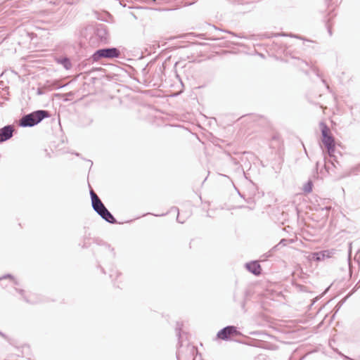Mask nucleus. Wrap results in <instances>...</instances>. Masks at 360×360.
I'll use <instances>...</instances> for the list:
<instances>
[{"mask_svg":"<svg viewBox=\"0 0 360 360\" xmlns=\"http://www.w3.org/2000/svg\"><path fill=\"white\" fill-rule=\"evenodd\" d=\"M323 167L325 172L328 174L334 176L336 179H341L354 174L357 167H353L349 170H343L342 165L339 160V157L333 154H324Z\"/></svg>","mask_w":360,"mask_h":360,"instance_id":"nucleus-1","label":"nucleus"},{"mask_svg":"<svg viewBox=\"0 0 360 360\" xmlns=\"http://www.w3.org/2000/svg\"><path fill=\"white\" fill-rule=\"evenodd\" d=\"M91 198V205L93 209L105 220L112 223V214L105 208L96 193L93 191H90Z\"/></svg>","mask_w":360,"mask_h":360,"instance_id":"nucleus-2","label":"nucleus"},{"mask_svg":"<svg viewBox=\"0 0 360 360\" xmlns=\"http://www.w3.org/2000/svg\"><path fill=\"white\" fill-rule=\"evenodd\" d=\"M48 116L47 111L37 110L22 117L20 120V125L22 127H32Z\"/></svg>","mask_w":360,"mask_h":360,"instance_id":"nucleus-3","label":"nucleus"},{"mask_svg":"<svg viewBox=\"0 0 360 360\" xmlns=\"http://www.w3.org/2000/svg\"><path fill=\"white\" fill-rule=\"evenodd\" d=\"M322 142L327 149L328 154H333L335 153V145L333 136L330 134L329 127L324 123H320Z\"/></svg>","mask_w":360,"mask_h":360,"instance_id":"nucleus-4","label":"nucleus"},{"mask_svg":"<svg viewBox=\"0 0 360 360\" xmlns=\"http://www.w3.org/2000/svg\"><path fill=\"white\" fill-rule=\"evenodd\" d=\"M240 333L237 330V328L236 326H228L222 329H221L217 333V338L219 339L223 340H228L230 339L231 336H237L239 335Z\"/></svg>","mask_w":360,"mask_h":360,"instance_id":"nucleus-5","label":"nucleus"},{"mask_svg":"<svg viewBox=\"0 0 360 360\" xmlns=\"http://www.w3.org/2000/svg\"><path fill=\"white\" fill-rule=\"evenodd\" d=\"M101 58H112V49H100L93 55V59L95 61Z\"/></svg>","mask_w":360,"mask_h":360,"instance_id":"nucleus-6","label":"nucleus"},{"mask_svg":"<svg viewBox=\"0 0 360 360\" xmlns=\"http://www.w3.org/2000/svg\"><path fill=\"white\" fill-rule=\"evenodd\" d=\"M246 269L255 276H259L262 273V268L257 261H252L245 264Z\"/></svg>","mask_w":360,"mask_h":360,"instance_id":"nucleus-7","label":"nucleus"},{"mask_svg":"<svg viewBox=\"0 0 360 360\" xmlns=\"http://www.w3.org/2000/svg\"><path fill=\"white\" fill-rule=\"evenodd\" d=\"M13 129L11 125L6 126L0 129V142L9 139L13 135Z\"/></svg>","mask_w":360,"mask_h":360,"instance_id":"nucleus-8","label":"nucleus"},{"mask_svg":"<svg viewBox=\"0 0 360 360\" xmlns=\"http://www.w3.org/2000/svg\"><path fill=\"white\" fill-rule=\"evenodd\" d=\"M186 350L187 353L189 354V360H195L193 357L195 354L198 353V349L196 347L192 345H187Z\"/></svg>","mask_w":360,"mask_h":360,"instance_id":"nucleus-9","label":"nucleus"},{"mask_svg":"<svg viewBox=\"0 0 360 360\" xmlns=\"http://www.w3.org/2000/svg\"><path fill=\"white\" fill-rule=\"evenodd\" d=\"M326 257H329L328 251H321L314 254L313 258L317 261L323 260Z\"/></svg>","mask_w":360,"mask_h":360,"instance_id":"nucleus-10","label":"nucleus"},{"mask_svg":"<svg viewBox=\"0 0 360 360\" xmlns=\"http://www.w3.org/2000/svg\"><path fill=\"white\" fill-rule=\"evenodd\" d=\"M120 58V51L117 49L114 48V71L115 70V68H118V65H117V63H120L115 58Z\"/></svg>","mask_w":360,"mask_h":360,"instance_id":"nucleus-11","label":"nucleus"},{"mask_svg":"<svg viewBox=\"0 0 360 360\" xmlns=\"http://www.w3.org/2000/svg\"><path fill=\"white\" fill-rule=\"evenodd\" d=\"M304 191L306 193H309L312 190V183L311 181H308L305 185L304 186L303 188Z\"/></svg>","mask_w":360,"mask_h":360,"instance_id":"nucleus-12","label":"nucleus"},{"mask_svg":"<svg viewBox=\"0 0 360 360\" xmlns=\"http://www.w3.org/2000/svg\"><path fill=\"white\" fill-rule=\"evenodd\" d=\"M63 65L64 67L66 68V69H69L71 66V64H70V62L69 60V59L68 58H63L60 61Z\"/></svg>","mask_w":360,"mask_h":360,"instance_id":"nucleus-13","label":"nucleus"},{"mask_svg":"<svg viewBox=\"0 0 360 360\" xmlns=\"http://www.w3.org/2000/svg\"><path fill=\"white\" fill-rule=\"evenodd\" d=\"M172 210H174L176 212H177L178 214H177V217H176V220L179 223H181V224H183L184 222V220H181V217L179 216V208L176 207H173L172 209Z\"/></svg>","mask_w":360,"mask_h":360,"instance_id":"nucleus-14","label":"nucleus"},{"mask_svg":"<svg viewBox=\"0 0 360 360\" xmlns=\"http://www.w3.org/2000/svg\"><path fill=\"white\" fill-rule=\"evenodd\" d=\"M220 31H222V32H227L234 37H240V38H243V37H241V36H239L238 34H236V33L233 32H231V31H228V30H220Z\"/></svg>","mask_w":360,"mask_h":360,"instance_id":"nucleus-15","label":"nucleus"},{"mask_svg":"<svg viewBox=\"0 0 360 360\" xmlns=\"http://www.w3.org/2000/svg\"><path fill=\"white\" fill-rule=\"evenodd\" d=\"M176 358L178 360H183L182 351H181V350L178 351V352L176 353Z\"/></svg>","mask_w":360,"mask_h":360,"instance_id":"nucleus-16","label":"nucleus"},{"mask_svg":"<svg viewBox=\"0 0 360 360\" xmlns=\"http://www.w3.org/2000/svg\"><path fill=\"white\" fill-rule=\"evenodd\" d=\"M143 1L148 4H154L156 3V0H143Z\"/></svg>","mask_w":360,"mask_h":360,"instance_id":"nucleus-17","label":"nucleus"},{"mask_svg":"<svg viewBox=\"0 0 360 360\" xmlns=\"http://www.w3.org/2000/svg\"><path fill=\"white\" fill-rule=\"evenodd\" d=\"M180 330H181V326L179 325V323H177V327L176 328V335L179 336V338H180Z\"/></svg>","mask_w":360,"mask_h":360,"instance_id":"nucleus-18","label":"nucleus"},{"mask_svg":"<svg viewBox=\"0 0 360 360\" xmlns=\"http://www.w3.org/2000/svg\"><path fill=\"white\" fill-rule=\"evenodd\" d=\"M231 160H232L233 163L236 165H238L239 164V162L235 158H231Z\"/></svg>","mask_w":360,"mask_h":360,"instance_id":"nucleus-19","label":"nucleus"},{"mask_svg":"<svg viewBox=\"0 0 360 360\" xmlns=\"http://www.w3.org/2000/svg\"><path fill=\"white\" fill-rule=\"evenodd\" d=\"M320 165V162H317L316 164V169H319V167Z\"/></svg>","mask_w":360,"mask_h":360,"instance_id":"nucleus-20","label":"nucleus"},{"mask_svg":"<svg viewBox=\"0 0 360 360\" xmlns=\"http://www.w3.org/2000/svg\"><path fill=\"white\" fill-rule=\"evenodd\" d=\"M194 2H195V1H193L188 2V3H186V4H187L188 5H192Z\"/></svg>","mask_w":360,"mask_h":360,"instance_id":"nucleus-21","label":"nucleus"},{"mask_svg":"<svg viewBox=\"0 0 360 360\" xmlns=\"http://www.w3.org/2000/svg\"><path fill=\"white\" fill-rule=\"evenodd\" d=\"M328 33L330 35H332V32H331V30L330 27L328 28Z\"/></svg>","mask_w":360,"mask_h":360,"instance_id":"nucleus-22","label":"nucleus"},{"mask_svg":"<svg viewBox=\"0 0 360 360\" xmlns=\"http://www.w3.org/2000/svg\"><path fill=\"white\" fill-rule=\"evenodd\" d=\"M224 39V37H217V38H214L213 39V40H217V39Z\"/></svg>","mask_w":360,"mask_h":360,"instance_id":"nucleus-23","label":"nucleus"},{"mask_svg":"<svg viewBox=\"0 0 360 360\" xmlns=\"http://www.w3.org/2000/svg\"><path fill=\"white\" fill-rule=\"evenodd\" d=\"M345 359H348V360H353V359H350L349 357H348L347 356H345Z\"/></svg>","mask_w":360,"mask_h":360,"instance_id":"nucleus-24","label":"nucleus"},{"mask_svg":"<svg viewBox=\"0 0 360 360\" xmlns=\"http://www.w3.org/2000/svg\"><path fill=\"white\" fill-rule=\"evenodd\" d=\"M286 241V240L285 239H282L281 241L280 242V243H285Z\"/></svg>","mask_w":360,"mask_h":360,"instance_id":"nucleus-25","label":"nucleus"},{"mask_svg":"<svg viewBox=\"0 0 360 360\" xmlns=\"http://www.w3.org/2000/svg\"><path fill=\"white\" fill-rule=\"evenodd\" d=\"M113 221H114V224L117 223L116 219L115 217H114Z\"/></svg>","mask_w":360,"mask_h":360,"instance_id":"nucleus-26","label":"nucleus"},{"mask_svg":"<svg viewBox=\"0 0 360 360\" xmlns=\"http://www.w3.org/2000/svg\"><path fill=\"white\" fill-rule=\"evenodd\" d=\"M115 1H117V3H118L120 5L121 4V3H120V1L119 0H115Z\"/></svg>","mask_w":360,"mask_h":360,"instance_id":"nucleus-27","label":"nucleus"},{"mask_svg":"<svg viewBox=\"0 0 360 360\" xmlns=\"http://www.w3.org/2000/svg\"><path fill=\"white\" fill-rule=\"evenodd\" d=\"M320 172H321V174H323V175H324V174H323V169H321Z\"/></svg>","mask_w":360,"mask_h":360,"instance_id":"nucleus-28","label":"nucleus"},{"mask_svg":"<svg viewBox=\"0 0 360 360\" xmlns=\"http://www.w3.org/2000/svg\"><path fill=\"white\" fill-rule=\"evenodd\" d=\"M166 214H160L159 216H165Z\"/></svg>","mask_w":360,"mask_h":360,"instance_id":"nucleus-29","label":"nucleus"}]
</instances>
